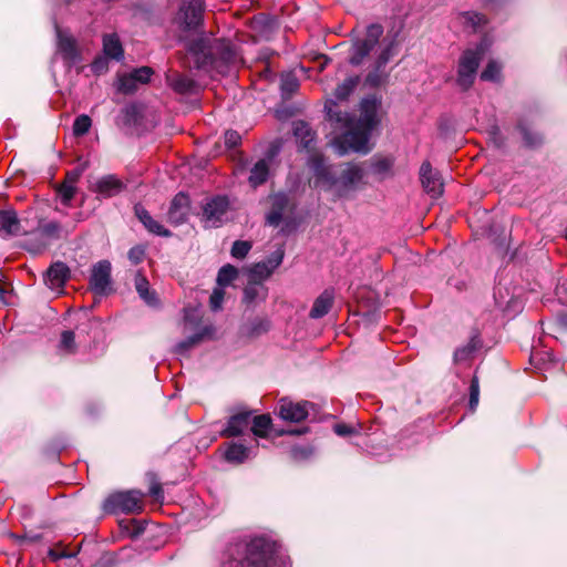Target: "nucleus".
Instances as JSON below:
<instances>
[{
    "mask_svg": "<svg viewBox=\"0 0 567 567\" xmlns=\"http://www.w3.org/2000/svg\"><path fill=\"white\" fill-rule=\"evenodd\" d=\"M178 42L184 45L186 53L194 59L197 70L216 69L235 64L237 53L233 43L226 39H216L200 32L196 37L181 33Z\"/></svg>",
    "mask_w": 567,
    "mask_h": 567,
    "instance_id": "nucleus-1",
    "label": "nucleus"
},
{
    "mask_svg": "<svg viewBox=\"0 0 567 567\" xmlns=\"http://www.w3.org/2000/svg\"><path fill=\"white\" fill-rule=\"evenodd\" d=\"M276 542L265 536H256L244 546V553L238 560L240 567H274Z\"/></svg>",
    "mask_w": 567,
    "mask_h": 567,
    "instance_id": "nucleus-2",
    "label": "nucleus"
},
{
    "mask_svg": "<svg viewBox=\"0 0 567 567\" xmlns=\"http://www.w3.org/2000/svg\"><path fill=\"white\" fill-rule=\"evenodd\" d=\"M144 494L138 489L117 491L111 493L103 502L102 509L106 514H135L143 511Z\"/></svg>",
    "mask_w": 567,
    "mask_h": 567,
    "instance_id": "nucleus-3",
    "label": "nucleus"
},
{
    "mask_svg": "<svg viewBox=\"0 0 567 567\" xmlns=\"http://www.w3.org/2000/svg\"><path fill=\"white\" fill-rule=\"evenodd\" d=\"M30 238L23 244V248L33 255L44 251L49 247L48 240H58L63 236V227L59 221L40 220L37 228L29 231Z\"/></svg>",
    "mask_w": 567,
    "mask_h": 567,
    "instance_id": "nucleus-4",
    "label": "nucleus"
},
{
    "mask_svg": "<svg viewBox=\"0 0 567 567\" xmlns=\"http://www.w3.org/2000/svg\"><path fill=\"white\" fill-rule=\"evenodd\" d=\"M384 32L383 25L380 23H371L365 29L363 39L357 38L352 41L348 63L352 66H359L370 55L380 42Z\"/></svg>",
    "mask_w": 567,
    "mask_h": 567,
    "instance_id": "nucleus-5",
    "label": "nucleus"
},
{
    "mask_svg": "<svg viewBox=\"0 0 567 567\" xmlns=\"http://www.w3.org/2000/svg\"><path fill=\"white\" fill-rule=\"evenodd\" d=\"M396 37L398 34H394L390 40H384V45L375 58L372 69L365 75L364 84L367 86L377 89L388 81L389 72L385 71V66L389 61L396 54Z\"/></svg>",
    "mask_w": 567,
    "mask_h": 567,
    "instance_id": "nucleus-6",
    "label": "nucleus"
},
{
    "mask_svg": "<svg viewBox=\"0 0 567 567\" xmlns=\"http://www.w3.org/2000/svg\"><path fill=\"white\" fill-rule=\"evenodd\" d=\"M396 37L398 34H394L390 40H384V45L375 58L372 69L365 75L364 84L367 86L377 89L388 81L389 72L385 71V66L389 61L396 54Z\"/></svg>",
    "mask_w": 567,
    "mask_h": 567,
    "instance_id": "nucleus-7",
    "label": "nucleus"
},
{
    "mask_svg": "<svg viewBox=\"0 0 567 567\" xmlns=\"http://www.w3.org/2000/svg\"><path fill=\"white\" fill-rule=\"evenodd\" d=\"M371 135V131L355 123L352 128L334 138V145L338 147V153L341 156L350 151L365 155L372 150L369 145Z\"/></svg>",
    "mask_w": 567,
    "mask_h": 567,
    "instance_id": "nucleus-8",
    "label": "nucleus"
},
{
    "mask_svg": "<svg viewBox=\"0 0 567 567\" xmlns=\"http://www.w3.org/2000/svg\"><path fill=\"white\" fill-rule=\"evenodd\" d=\"M205 0H183L174 19L182 32L197 31L204 27Z\"/></svg>",
    "mask_w": 567,
    "mask_h": 567,
    "instance_id": "nucleus-9",
    "label": "nucleus"
},
{
    "mask_svg": "<svg viewBox=\"0 0 567 567\" xmlns=\"http://www.w3.org/2000/svg\"><path fill=\"white\" fill-rule=\"evenodd\" d=\"M483 54L482 47H477L475 50L467 49L462 53L458 60L456 83L463 92L468 91L474 84Z\"/></svg>",
    "mask_w": 567,
    "mask_h": 567,
    "instance_id": "nucleus-10",
    "label": "nucleus"
},
{
    "mask_svg": "<svg viewBox=\"0 0 567 567\" xmlns=\"http://www.w3.org/2000/svg\"><path fill=\"white\" fill-rule=\"evenodd\" d=\"M341 167L339 175H337L336 196L349 198L363 184L365 173L360 164L352 162L346 163Z\"/></svg>",
    "mask_w": 567,
    "mask_h": 567,
    "instance_id": "nucleus-11",
    "label": "nucleus"
},
{
    "mask_svg": "<svg viewBox=\"0 0 567 567\" xmlns=\"http://www.w3.org/2000/svg\"><path fill=\"white\" fill-rule=\"evenodd\" d=\"M308 166L313 174V187H320L323 190H336L337 186V173L332 165L326 163L324 156L319 153H315L308 161Z\"/></svg>",
    "mask_w": 567,
    "mask_h": 567,
    "instance_id": "nucleus-12",
    "label": "nucleus"
},
{
    "mask_svg": "<svg viewBox=\"0 0 567 567\" xmlns=\"http://www.w3.org/2000/svg\"><path fill=\"white\" fill-rule=\"evenodd\" d=\"M111 272L112 265L109 260L103 259L94 264L89 278V289L100 297L111 295L114 291Z\"/></svg>",
    "mask_w": 567,
    "mask_h": 567,
    "instance_id": "nucleus-13",
    "label": "nucleus"
},
{
    "mask_svg": "<svg viewBox=\"0 0 567 567\" xmlns=\"http://www.w3.org/2000/svg\"><path fill=\"white\" fill-rule=\"evenodd\" d=\"M382 107V97L377 94H370L360 101L359 111L360 115L357 124L368 131L373 132L381 124V116L379 114Z\"/></svg>",
    "mask_w": 567,
    "mask_h": 567,
    "instance_id": "nucleus-14",
    "label": "nucleus"
},
{
    "mask_svg": "<svg viewBox=\"0 0 567 567\" xmlns=\"http://www.w3.org/2000/svg\"><path fill=\"white\" fill-rule=\"evenodd\" d=\"M55 31L58 53L61 55L64 65L71 69L82 62V53L75 38L62 31L59 25H55Z\"/></svg>",
    "mask_w": 567,
    "mask_h": 567,
    "instance_id": "nucleus-15",
    "label": "nucleus"
},
{
    "mask_svg": "<svg viewBox=\"0 0 567 567\" xmlns=\"http://www.w3.org/2000/svg\"><path fill=\"white\" fill-rule=\"evenodd\" d=\"M309 401L293 402L288 398H281L276 406V413L287 422L299 423L309 415V408H313Z\"/></svg>",
    "mask_w": 567,
    "mask_h": 567,
    "instance_id": "nucleus-16",
    "label": "nucleus"
},
{
    "mask_svg": "<svg viewBox=\"0 0 567 567\" xmlns=\"http://www.w3.org/2000/svg\"><path fill=\"white\" fill-rule=\"evenodd\" d=\"M252 423L251 432L255 436L266 439L270 435L271 432L275 433L276 436L284 435H302L308 432V427L295 429V430H275L272 424V419L270 414L265 413L257 415L250 420Z\"/></svg>",
    "mask_w": 567,
    "mask_h": 567,
    "instance_id": "nucleus-17",
    "label": "nucleus"
},
{
    "mask_svg": "<svg viewBox=\"0 0 567 567\" xmlns=\"http://www.w3.org/2000/svg\"><path fill=\"white\" fill-rule=\"evenodd\" d=\"M190 210V198L187 193L178 192L171 200L167 220L173 226H181L188 219Z\"/></svg>",
    "mask_w": 567,
    "mask_h": 567,
    "instance_id": "nucleus-18",
    "label": "nucleus"
},
{
    "mask_svg": "<svg viewBox=\"0 0 567 567\" xmlns=\"http://www.w3.org/2000/svg\"><path fill=\"white\" fill-rule=\"evenodd\" d=\"M515 128L520 134L525 148L535 151L539 150L545 144L546 138L544 133L535 130L533 123L527 118L519 117Z\"/></svg>",
    "mask_w": 567,
    "mask_h": 567,
    "instance_id": "nucleus-19",
    "label": "nucleus"
},
{
    "mask_svg": "<svg viewBox=\"0 0 567 567\" xmlns=\"http://www.w3.org/2000/svg\"><path fill=\"white\" fill-rule=\"evenodd\" d=\"M228 208L229 200L226 196H215L203 206V217L210 227H219Z\"/></svg>",
    "mask_w": 567,
    "mask_h": 567,
    "instance_id": "nucleus-20",
    "label": "nucleus"
},
{
    "mask_svg": "<svg viewBox=\"0 0 567 567\" xmlns=\"http://www.w3.org/2000/svg\"><path fill=\"white\" fill-rule=\"evenodd\" d=\"M420 179L423 188L432 197L437 198L443 194V181L441 174L433 169L430 162H423L420 167Z\"/></svg>",
    "mask_w": 567,
    "mask_h": 567,
    "instance_id": "nucleus-21",
    "label": "nucleus"
},
{
    "mask_svg": "<svg viewBox=\"0 0 567 567\" xmlns=\"http://www.w3.org/2000/svg\"><path fill=\"white\" fill-rule=\"evenodd\" d=\"M165 80L167 85L181 95L193 94L198 87L194 79L175 70H168L165 73Z\"/></svg>",
    "mask_w": 567,
    "mask_h": 567,
    "instance_id": "nucleus-22",
    "label": "nucleus"
},
{
    "mask_svg": "<svg viewBox=\"0 0 567 567\" xmlns=\"http://www.w3.org/2000/svg\"><path fill=\"white\" fill-rule=\"evenodd\" d=\"M0 234L2 236L16 237L28 236L29 231L23 229L17 212L11 208L0 210Z\"/></svg>",
    "mask_w": 567,
    "mask_h": 567,
    "instance_id": "nucleus-23",
    "label": "nucleus"
},
{
    "mask_svg": "<svg viewBox=\"0 0 567 567\" xmlns=\"http://www.w3.org/2000/svg\"><path fill=\"white\" fill-rule=\"evenodd\" d=\"M71 270L63 261L53 262L44 272V284L51 289H61L70 279Z\"/></svg>",
    "mask_w": 567,
    "mask_h": 567,
    "instance_id": "nucleus-24",
    "label": "nucleus"
},
{
    "mask_svg": "<svg viewBox=\"0 0 567 567\" xmlns=\"http://www.w3.org/2000/svg\"><path fill=\"white\" fill-rule=\"evenodd\" d=\"M251 414L252 412L248 410L233 414L228 419L225 429L221 430L220 436L229 439L243 435L250 424Z\"/></svg>",
    "mask_w": 567,
    "mask_h": 567,
    "instance_id": "nucleus-25",
    "label": "nucleus"
},
{
    "mask_svg": "<svg viewBox=\"0 0 567 567\" xmlns=\"http://www.w3.org/2000/svg\"><path fill=\"white\" fill-rule=\"evenodd\" d=\"M483 347L481 332L477 328H473L470 332L468 342L455 349L453 353V362L455 364L470 361L474 358L476 351Z\"/></svg>",
    "mask_w": 567,
    "mask_h": 567,
    "instance_id": "nucleus-26",
    "label": "nucleus"
},
{
    "mask_svg": "<svg viewBox=\"0 0 567 567\" xmlns=\"http://www.w3.org/2000/svg\"><path fill=\"white\" fill-rule=\"evenodd\" d=\"M134 214L148 233L165 238L173 236V233L155 220L142 204H136L134 206Z\"/></svg>",
    "mask_w": 567,
    "mask_h": 567,
    "instance_id": "nucleus-27",
    "label": "nucleus"
},
{
    "mask_svg": "<svg viewBox=\"0 0 567 567\" xmlns=\"http://www.w3.org/2000/svg\"><path fill=\"white\" fill-rule=\"evenodd\" d=\"M290 204L289 196L285 193H277L271 196L270 210L266 215V223L269 226L278 227L281 221L285 212L288 209Z\"/></svg>",
    "mask_w": 567,
    "mask_h": 567,
    "instance_id": "nucleus-28",
    "label": "nucleus"
},
{
    "mask_svg": "<svg viewBox=\"0 0 567 567\" xmlns=\"http://www.w3.org/2000/svg\"><path fill=\"white\" fill-rule=\"evenodd\" d=\"M125 189V184L113 174L102 176L94 185V192L109 198Z\"/></svg>",
    "mask_w": 567,
    "mask_h": 567,
    "instance_id": "nucleus-29",
    "label": "nucleus"
},
{
    "mask_svg": "<svg viewBox=\"0 0 567 567\" xmlns=\"http://www.w3.org/2000/svg\"><path fill=\"white\" fill-rule=\"evenodd\" d=\"M293 135L299 141L300 148L307 152L316 150V132L305 121L293 122Z\"/></svg>",
    "mask_w": 567,
    "mask_h": 567,
    "instance_id": "nucleus-30",
    "label": "nucleus"
},
{
    "mask_svg": "<svg viewBox=\"0 0 567 567\" xmlns=\"http://www.w3.org/2000/svg\"><path fill=\"white\" fill-rule=\"evenodd\" d=\"M334 303V290L324 289L313 301L309 311L311 319H320L329 313Z\"/></svg>",
    "mask_w": 567,
    "mask_h": 567,
    "instance_id": "nucleus-31",
    "label": "nucleus"
},
{
    "mask_svg": "<svg viewBox=\"0 0 567 567\" xmlns=\"http://www.w3.org/2000/svg\"><path fill=\"white\" fill-rule=\"evenodd\" d=\"M271 329V321L267 317H255L244 324L241 332L244 336L256 339L267 333Z\"/></svg>",
    "mask_w": 567,
    "mask_h": 567,
    "instance_id": "nucleus-32",
    "label": "nucleus"
},
{
    "mask_svg": "<svg viewBox=\"0 0 567 567\" xmlns=\"http://www.w3.org/2000/svg\"><path fill=\"white\" fill-rule=\"evenodd\" d=\"M135 289L138 296L150 306L157 303L156 292L150 289V282L147 278L137 271L134 278Z\"/></svg>",
    "mask_w": 567,
    "mask_h": 567,
    "instance_id": "nucleus-33",
    "label": "nucleus"
},
{
    "mask_svg": "<svg viewBox=\"0 0 567 567\" xmlns=\"http://www.w3.org/2000/svg\"><path fill=\"white\" fill-rule=\"evenodd\" d=\"M249 456V449L236 442L227 443L226 451L224 453V457L228 463L231 464H243Z\"/></svg>",
    "mask_w": 567,
    "mask_h": 567,
    "instance_id": "nucleus-34",
    "label": "nucleus"
},
{
    "mask_svg": "<svg viewBox=\"0 0 567 567\" xmlns=\"http://www.w3.org/2000/svg\"><path fill=\"white\" fill-rule=\"evenodd\" d=\"M360 83L359 75H351L346 78L341 83H339L334 91L333 96L337 102H343L349 99V96L354 92L357 86Z\"/></svg>",
    "mask_w": 567,
    "mask_h": 567,
    "instance_id": "nucleus-35",
    "label": "nucleus"
},
{
    "mask_svg": "<svg viewBox=\"0 0 567 567\" xmlns=\"http://www.w3.org/2000/svg\"><path fill=\"white\" fill-rule=\"evenodd\" d=\"M103 52L105 56L116 61L124 58V50L117 35L107 34L103 38Z\"/></svg>",
    "mask_w": 567,
    "mask_h": 567,
    "instance_id": "nucleus-36",
    "label": "nucleus"
},
{
    "mask_svg": "<svg viewBox=\"0 0 567 567\" xmlns=\"http://www.w3.org/2000/svg\"><path fill=\"white\" fill-rule=\"evenodd\" d=\"M269 166L266 159H259L250 169L248 182L254 188L265 184L268 179Z\"/></svg>",
    "mask_w": 567,
    "mask_h": 567,
    "instance_id": "nucleus-37",
    "label": "nucleus"
},
{
    "mask_svg": "<svg viewBox=\"0 0 567 567\" xmlns=\"http://www.w3.org/2000/svg\"><path fill=\"white\" fill-rule=\"evenodd\" d=\"M123 124L128 127L137 126L143 121V110L136 104L132 103L122 109Z\"/></svg>",
    "mask_w": 567,
    "mask_h": 567,
    "instance_id": "nucleus-38",
    "label": "nucleus"
},
{
    "mask_svg": "<svg viewBox=\"0 0 567 567\" xmlns=\"http://www.w3.org/2000/svg\"><path fill=\"white\" fill-rule=\"evenodd\" d=\"M213 331L212 327H205L200 332H197L187 339L178 342L175 347V352L177 354H185L189 349L200 343L205 336L209 334Z\"/></svg>",
    "mask_w": 567,
    "mask_h": 567,
    "instance_id": "nucleus-39",
    "label": "nucleus"
},
{
    "mask_svg": "<svg viewBox=\"0 0 567 567\" xmlns=\"http://www.w3.org/2000/svg\"><path fill=\"white\" fill-rule=\"evenodd\" d=\"M261 292H262L261 298L266 299L267 288L260 282H255L254 280L252 281L248 280L246 287L244 288L243 302L246 305H250V303L255 302Z\"/></svg>",
    "mask_w": 567,
    "mask_h": 567,
    "instance_id": "nucleus-40",
    "label": "nucleus"
},
{
    "mask_svg": "<svg viewBox=\"0 0 567 567\" xmlns=\"http://www.w3.org/2000/svg\"><path fill=\"white\" fill-rule=\"evenodd\" d=\"M271 274V268L267 262H256L248 270V280L262 284V281L269 278Z\"/></svg>",
    "mask_w": 567,
    "mask_h": 567,
    "instance_id": "nucleus-41",
    "label": "nucleus"
},
{
    "mask_svg": "<svg viewBox=\"0 0 567 567\" xmlns=\"http://www.w3.org/2000/svg\"><path fill=\"white\" fill-rule=\"evenodd\" d=\"M238 269L230 265H224L217 274V285L219 287H227L229 286L237 277H238Z\"/></svg>",
    "mask_w": 567,
    "mask_h": 567,
    "instance_id": "nucleus-42",
    "label": "nucleus"
},
{
    "mask_svg": "<svg viewBox=\"0 0 567 567\" xmlns=\"http://www.w3.org/2000/svg\"><path fill=\"white\" fill-rule=\"evenodd\" d=\"M59 348L68 354H75L78 352L75 332L73 330L62 331Z\"/></svg>",
    "mask_w": 567,
    "mask_h": 567,
    "instance_id": "nucleus-43",
    "label": "nucleus"
},
{
    "mask_svg": "<svg viewBox=\"0 0 567 567\" xmlns=\"http://www.w3.org/2000/svg\"><path fill=\"white\" fill-rule=\"evenodd\" d=\"M280 89L282 96L289 99L299 89V81L292 74H286L281 78Z\"/></svg>",
    "mask_w": 567,
    "mask_h": 567,
    "instance_id": "nucleus-44",
    "label": "nucleus"
},
{
    "mask_svg": "<svg viewBox=\"0 0 567 567\" xmlns=\"http://www.w3.org/2000/svg\"><path fill=\"white\" fill-rule=\"evenodd\" d=\"M92 126V120L86 114H81L75 117L73 122V135L76 137L83 136L89 133Z\"/></svg>",
    "mask_w": 567,
    "mask_h": 567,
    "instance_id": "nucleus-45",
    "label": "nucleus"
},
{
    "mask_svg": "<svg viewBox=\"0 0 567 567\" xmlns=\"http://www.w3.org/2000/svg\"><path fill=\"white\" fill-rule=\"evenodd\" d=\"M337 105V101H329L326 106V116L329 121H333L338 124H348L349 123V116L347 113H343L341 111H337L333 109V106Z\"/></svg>",
    "mask_w": 567,
    "mask_h": 567,
    "instance_id": "nucleus-46",
    "label": "nucleus"
},
{
    "mask_svg": "<svg viewBox=\"0 0 567 567\" xmlns=\"http://www.w3.org/2000/svg\"><path fill=\"white\" fill-rule=\"evenodd\" d=\"M138 83L131 73L124 74L118 79V91L124 94H133L137 90Z\"/></svg>",
    "mask_w": 567,
    "mask_h": 567,
    "instance_id": "nucleus-47",
    "label": "nucleus"
},
{
    "mask_svg": "<svg viewBox=\"0 0 567 567\" xmlns=\"http://www.w3.org/2000/svg\"><path fill=\"white\" fill-rule=\"evenodd\" d=\"M75 190V186L69 183H61L56 187V193L61 199V203L65 206H69L71 200L74 198Z\"/></svg>",
    "mask_w": 567,
    "mask_h": 567,
    "instance_id": "nucleus-48",
    "label": "nucleus"
},
{
    "mask_svg": "<svg viewBox=\"0 0 567 567\" xmlns=\"http://www.w3.org/2000/svg\"><path fill=\"white\" fill-rule=\"evenodd\" d=\"M501 74V66L499 64L491 60L484 68V70L481 73V80L483 81H497L499 79Z\"/></svg>",
    "mask_w": 567,
    "mask_h": 567,
    "instance_id": "nucleus-49",
    "label": "nucleus"
},
{
    "mask_svg": "<svg viewBox=\"0 0 567 567\" xmlns=\"http://www.w3.org/2000/svg\"><path fill=\"white\" fill-rule=\"evenodd\" d=\"M468 406L471 411H475L480 401V380L476 374L473 375L470 384Z\"/></svg>",
    "mask_w": 567,
    "mask_h": 567,
    "instance_id": "nucleus-50",
    "label": "nucleus"
},
{
    "mask_svg": "<svg viewBox=\"0 0 567 567\" xmlns=\"http://www.w3.org/2000/svg\"><path fill=\"white\" fill-rule=\"evenodd\" d=\"M252 245L247 240H236L234 241L230 254L234 258L244 259L248 252L250 251Z\"/></svg>",
    "mask_w": 567,
    "mask_h": 567,
    "instance_id": "nucleus-51",
    "label": "nucleus"
},
{
    "mask_svg": "<svg viewBox=\"0 0 567 567\" xmlns=\"http://www.w3.org/2000/svg\"><path fill=\"white\" fill-rule=\"evenodd\" d=\"M145 256H146V246L145 245H135L127 252V258L133 265L141 264L145 259Z\"/></svg>",
    "mask_w": 567,
    "mask_h": 567,
    "instance_id": "nucleus-52",
    "label": "nucleus"
},
{
    "mask_svg": "<svg viewBox=\"0 0 567 567\" xmlns=\"http://www.w3.org/2000/svg\"><path fill=\"white\" fill-rule=\"evenodd\" d=\"M394 165V159L392 157H379L375 158L372 163V167L374 173L384 174L388 173Z\"/></svg>",
    "mask_w": 567,
    "mask_h": 567,
    "instance_id": "nucleus-53",
    "label": "nucleus"
},
{
    "mask_svg": "<svg viewBox=\"0 0 567 567\" xmlns=\"http://www.w3.org/2000/svg\"><path fill=\"white\" fill-rule=\"evenodd\" d=\"M131 74L135 78L138 84H146L151 81V76L154 74V71L150 66H141L134 69Z\"/></svg>",
    "mask_w": 567,
    "mask_h": 567,
    "instance_id": "nucleus-54",
    "label": "nucleus"
},
{
    "mask_svg": "<svg viewBox=\"0 0 567 567\" xmlns=\"http://www.w3.org/2000/svg\"><path fill=\"white\" fill-rule=\"evenodd\" d=\"M284 257L285 249L282 246H280L275 251H272L262 262H267V265L271 268V272H274V270L281 265Z\"/></svg>",
    "mask_w": 567,
    "mask_h": 567,
    "instance_id": "nucleus-55",
    "label": "nucleus"
},
{
    "mask_svg": "<svg viewBox=\"0 0 567 567\" xmlns=\"http://www.w3.org/2000/svg\"><path fill=\"white\" fill-rule=\"evenodd\" d=\"M224 143L228 150L236 148L241 143V135L235 130H227L224 134Z\"/></svg>",
    "mask_w": 567,
    "mask_h": 567,
    "instance_id": "nucleus-56",
    "label": "nucleus"
},
{
    "mask_svg": "<svg viewBox=\"0 0 567 567\" xmlns=\"http://www.w3.org/2000/svg\"><path fill=\"white\" fill-rule=\"evenodd\" d=\"M91 69L93 71L94 74L96 75H101L105 72H107L109 70V58L107 56H102V55H99L96 56L92 63H91Z\"/></svg>",
    "mask_w": 567,
    "mask_h": 567,
    "instance_id": "nucleus-57",
    "label": "nucleus"
},
{
    "mask_svg": "<svg viewBox=\"0 0 567 567\" xmlns=\"http://www.w3.org/2000/svg\"><path fill=\"white\" fill-rule=\"evenodd\" d=\"M225 291L223 289H214L209 297V308L213 311H218L221 309V305L224 301Z\"/></svg>",
    "mask_w": 567,
    "mask_h": 567,
    "instance_id": "nucleus-58",
    "label": "nucleus"
},
{
    "mask_svg": "<svg viewBox=\"0 0 567 567\" xmlns=\"http://www.w3.org/2000/svg\"><path fill=\"white\" fill-rule=\"evenodd\" d=\"M78 551H69L65 548H50L48 551L49 557L56 561L62 558H72L75 557Z\"/></svg>",
    "mask_w": 567,
    "mask_h": 567,
    "instance_id": "nucleus-59",
    "label": "nucleus"
},
{
    "mask_svg": "<svg viewBox=\"0 0 567 567\" xmlns=\"http://www.w3.org/2000/svg\"><path fill=\"white\" fill-rule=\"evenodd\" d=\"M465 17L466 21L470 22L475 29L487 23L486 17L482 13L466 12Z\"/></svg>",
    "mask_w": 567,
    "mask_h": 567,
    "instance_id": "nucleus-60",
    "label": "nucleus"
},
{
    "mask_svg": "<svg viewBox=\"0 0 567 567\" xmlns=\"http://www.w3.org/2000/svg\"><path fill=\"white\" fill-rule=\"evenodd\" d=\"M491 137L494 145L497 148H504L506 146L507 138L501 133L498 126H493L491 130Z\"/></svg>",
    "mask_w": 567,
    "mask_h": 567,
    "instance_id": "nucleus-61",
    "label": "nucleus"
},
{
    "mask_svg": "<svg viewBox=\"0 0 567 567\" xmlns=\"http://www.w3.org/2000/svg\"><path fill=\"white\" fill-rule=\"evenodd\" d=\"M333 431L337 435L346 437L353 435L355 433V429L346 423H337L333 425Z\"/></svg>",
    "mask_w": 567,
    "mask_h": 567,
    "instance_id": "nucleus-62",
    "label": "nucleus"
},
{
    "mask_svg": "<svg viewBox=\"0 0 567 567\" xmlns=\"http://www.w3.org/2000/svg\"><path fill=\"white\" fill-rule=\"evenodd\" d=\"M275 22L276 21L274 18L266 16V14H260L255 18V24L259 25L261 29H265V30L272 29V27L275 25Z\"/></svg>",
    "mask_w": 567,
    "mask_h": 567,
    "instance_id": "nucleus-63",
    "label": "nucleus"
},
{
    "mask_svg": "<svg viewBox=\"0 0 567 567\" xmlns=\"http://www.w3.org/2000/svg\"><path fill=\"white\" fill-rule=\"evenodd\" d=\"M150 495L154 498L155 502L162 503L164 499V491L162 484H156L150 486L148 489Z\"/></svg>",
    "mask_w": 567,
    "mask_h": 567,
    "instance_id": "nucleus-64",
    "label": "nucleus"
}]
</instances>
